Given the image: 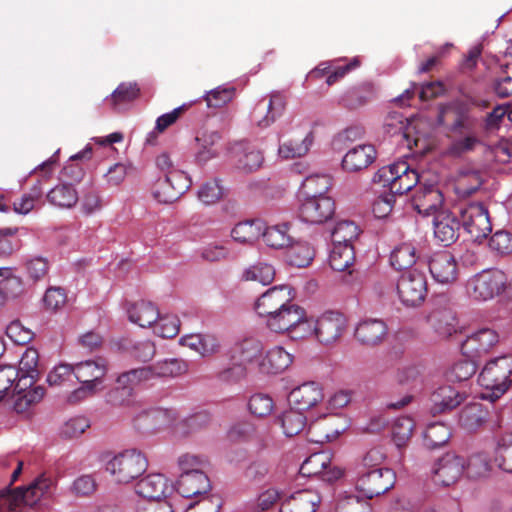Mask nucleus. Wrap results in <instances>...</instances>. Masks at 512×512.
<instances>
[{"mask_svg":"<svg viewBox=\"0 0 512 512\" xmlns=\"http://www.w3.org/2000/svg\"><path fill=\"white\" fill-rule=\"evenodd\" d=\"M512 356L505 355L486 363L479 375V383L488 392L484 398L494 401L501 397L510 385Z\"/></svg>","mask_w":512,"mask_h":512,"instance_id":"obj_1","label":"nucleus"},{"mask_svg":"<svg viewBox=\"0 0 512 512\" xmlns=\"http://www.w3.org/2000/svg\"><path fill=\"white\" fill-rule=\"evenodd\" d=\"M211 488L209 478L200 469L191 472L181 473L178 479V492L187 499L198 498L196 502L188 504V509H192L195 504L204 512H218L219 505L213 504V501L206 495Z\"/></svg>","mask_w":512,"mask_h":512,"instance_id":"obj_2","label":"nucleus"},{"mask_svg":"<svg viewBox=\"0 0 512 512\" xmlns=\"http://www.w3.org/2000/svg\"><path fill=\"white\" fill-rule=\"evenodd\" d=\"M396 292L403 306L407 308L420 307L428 294L425 274L415 269L402 273L396 283Z\"/></svg>","mask_w":512,"mask_h":512,"instance_id":"obj_3","label":"nucleus"},{"mask_svg":"<svg viewBox=\"0 0 512 512\" xmlns=\"http://www.w3.org/2000/svg\"><path fill=\"white\" fill-rule=\"evenodd\" d=\"M51 480L44 476L35 479L28 487H19L13 491H2L0 494V505L6 506L10 511H15L21 505L33 506L46 493Z\"/></svg>","mask_w":512,"mask_h":512,"instance_id":"obj_4","label":"nucleus"},{"mask_svg":"<svg viewBox=\"0 0 512 512\" xmlns=\"http://www.w3.org/2000/svg\"><path fill=\"white\" fill-rule=\"evenodd\" d=\"M460 218L464 230L473 241H481L492 230L487 208L482 203H469L460 208Z\"/></svg>","mask_w":512,"mask_h":512,"instance_id":"obj_5","label":"nucleus"},{"mask_svg":"<svg viewBox=\"0 0 512 512\" xmlns=\"http://www.w3.org/2000/svg\"><path fill=\"white\" fill-rule=\"evenodd\" d=\"M396 481L395 473L389 468H375L363 471L356 481V489L362 496L371 499L390 490Z\"/></svg>","mask_w":512,"mask_h":512,"instance_id":"obj_6","label":"nucleus"},{"mask_svg":"<svg viewBox=\"0 0 512 512\" xmlns=\"http://www.w3.org/2000/svg\"><path fill=\"white\" fill-rule=\"evenodd\" d=\"M334 213V200L327 195L304 197L298 208L300 220L311 225L326 223L333 217Z\"/></svg>","mask_w":512,"mask_h":512,"instance_id":"obj_7","label":"nucleus"},{"mask_svg":"<svg viewBox=\"0 0 512 512\" xmlns=\"http://www.w3.org/2000/svg\"><path fill=\"white\" fill-rule=\"evenodd\" d=\"M504 275L498 270H487L472 277L467 285L469 295L476 301H488L504 287Z\"/></svg>","mask_w":512,"mask_h":512,"instance_id":"obj_8","label":"nucleus"},{"mask_svg":"<svg viewBox=\"0 0 512 512\" xmlns=\"http://www.w3.org/2000/svg\"><path fill=\"white\" fill-rule=\"evenodd\" d=\"M347 330L346 317L337 311H326L316 318V341L331 346L341 340Z\"/></svg>","mask_w":512,"mask_h":512,"instance_id":"obj_9","label":"nucleus"},{"mask_svg":"<svg viewBox=\"0 0 512 512\" xmlns=\"http://www.w3.org/2000/svg\"><path fill=\"white\" fill-rule=\"evenodd\" d=\"M192 181L185 172H173L158 179L152 190L153 197L160 203H173L191 186Z\"/></svg>","mask_w":512,"mask_h":512,"instance_id":"obj_10","label":"nucleus"},{"mask_svg":"<svg viewBox=\"0 0 512 512\" xmlns=\"http://www.w3.org/2000/svg\"><path fill=\"white\" fill-rule=\"evenodd\" d=\"M130 488L139 500H160L174 491L173 483L159 473L141 476L130 484Z\"/></svg>","mask_w":512,"mask_h":512,"instance_id":"obj_11","label":"nucleus"},{"mask_svg":"<svg viewBox=\"0 0 512 512\" xmlns=\"http://www.w3.org/2000/svg\"><path fill=\"white\" fill-rule=\"evenodd\" d=\"M300 473L303 476H318L323 481L333 482L338 480L343 471L337 466L331 465V455L328 452H318L310 455L301 465Z\"/></svg>","mask_w":512,"mask_h":512,"instance_id":"obj_12","label":"nucleus"},{"mask_svg":"<svg viewBox=\"0 0 512 512\" xmlns=\"http://www.w3.org/2000/svg\"><path fill=\"white\" fill-rule=\"evenodd\" d=\"M230 155L237 169L244 173L258 170L264 160L262 151L256 145L247 141L232 144Z\"/></svg>","mask_w":512,"mask_h":512,"instance_id":"obj_13","label":"nucleus"},{"mask_svg":"<svg viewBox=\"0 0 512 512\" xmlns=\"http://www.w3.org/2000/svg\"><path fill=\"white\" fill-rule=\"evenodd\" d=\"M465 467V458L454 453H446L433 468L434 480L443 486H450L461 478Z\"/></svg>","mask_w":512,"mask_h":512,"instance_id":"obj_14","label":"nucleus"},{"mask_svg":"<svg viewBox=\"0 0 512 512\" xmlns=\"http://www.w3.org/2000/svg\"><path fill=\"white\" fill-rule=\"evenodd\" d=\"M292 301L291 288L286 285L274 286L263 293L256 301L255 309L259 316H270Z\"/></svg>","mask_w":512,"mask_h":512,"instance_id":"obj_15","label":"nucleus"},{"mask_svg":"<svg viewBox=\"0 0 512 512\" xmlns=\"http://www.w3.org/2000/svg\"><path fill=\"white\" fill-rule=\"evenodd\" d=\"M499 341L496 331L488 328L471 334L462 343L463 354L472 360L485 356Z\"/></svg>","mask_w":512,"mask_h":512,"instance_id":"obj_16","label":"nucleus"},{"mask_svg":"<svg viewBox=\"0 0 512 512\" xmlns=\"http://www.w3.org/2000/svg\"><path fill=\"white\" fill-rule=\"evenodd\" d=\"M429 271L440 284L454 283L459 274L455 257L447 251L434 253L429 260Z\"/></svg>","mask_w":512,"mask_h":512,"instance_id":"obj_17","label":"nucleus"},{"mask_svg":"<svg viewBox=\"0 0 512 512\" xmlns=\"http://www.w3.org/2000/svg\"><path fill=\"white\" fill-rule=\"evenodd\" d=\"M494 69L497 76L494 81V91L500 98L512 96V45L502 57H493Z\"/></svg>","mask_w":512,"mask_h":512,"instance_id":"obj_18","label":"nucleus"},{"mask_svg":"<svg viewBox=\"0 0 512 512\" xmlns=\"http://www.w3.org/2000/svg\"><path fill=\"white\" fill-rule=\"evenodd\" d=\"M76 379L95 392L97 385L101 384L102 378L107 373V365L104 359L86 360L73 365Z\"/></svg>","mask_w":512,"mask_h":512,"instance_id":"obj_19","label":"nucleus"},{"mask_svg":"<svg viewBox=\"0 0 512 512\" xmlns=\"http://www.w3.org/2000/svg\"><path fill=\"white\" fill-rule=\"evenodd\" d=\"M321 502L318 491L303 489L294 492L286 498L280 507V512H315Z\"/></svg>","mask_w":512,"mask_h":512,"instance_id":"obj_20","label":"nucleus"},{"mask_svg":"<svg viewBox=\"0 0 512 512\" xmlns=\"http://www.w3.org/2000/svg\"><path fill=\"white\" fill-rule=\"evenodd\" d=\"M286 105L287 100L285 95L281 92L273 91L269 95V103L266 107L265 114H263L261 106L257 105L253 112V119L258 127L267 128L284 113Z\"/></svg>","mask_w":512,"mask_h":512,"instance_id":"obj_21","label":"nucleus"},{"mask_svg":"<svg viewBox=\"0 0 512 512\" xmlns=\"http://www.w3.org/2000/svg\"><path fill=\"white\" fill-rule=\"evenodd\" d=\"M323 397L320 385L315 382H308L294 388L290 392L289 403L291 406L305 411L322 401Z\"/></svg>","mask_w":512,"mask_h":512,"instance_id":"obj_22","label":"nucleus"},{"mask_svg":"<svg viewBox=\"0 0 512 512\" xmlns=\"http://www.w3.org/2000/svg\"><path fill=\"white\" fill-rule=\"evenodd\" d=\"M293 361V356L282 346H274L261 355L258 369L265 374H279L285 371Z\"/></svg>","mask_w":512,"mask_h":512,"instance_id":"obj_23","label":"nucleus"},{"mask_svg":"<svg viewBox=\"0 0 512 512\" xmlns=\"http://www.w3.org/2000/svg\"><path fill=\"white\" fill-rule=\"evenodd\" d=\"M302 310L303 308L290 301L284 308L266 319V325L273 332L288 335L293 326L301 319Z\"/></svg>","mask_w":512,"mask_h":512,"instance_id":"obj_24","label":"nucleus"},{"mask_svg":"<svg viewBox=\"0 0 512 512\" xmlns=\"http://www.w3.org/2000/svg\"><path fill=\"white\" fill-rule=\"evenodd\" d=\"M376 159V150L370 144L357 145L344 155L342 167L347 172H358L369 167Z\"/></svg>","mask_w":512,"mask_h":512,"instance_id":"obj_25","label":"nucleus"},{"mask_svg":"<svg viewBox=\"0 0 512 512\" xmlns=\"http://www.w3.org/2000/svg\"><path fill=\"white\" fill-rule=\"evenodd\" d=\"M459 227L458 220L450 212L441 211L434 217V236L444 246H448L456 241Z\"/></svg>","mask_w":512,"mask_h":512,"instance_id":"obj_26","label":"nucleus"},{"mask_svg":"<svg viewBox=\"0 0 512 512\" xmlns=\"http://www.w3.org/2000/svg\"><path fill=\"white\" fill-rule=\"evenodd\" d=\"M314 143V133L306 130L302 135H294L280 143L278 155L283 159H294L305 156Z\"/></svg>","mask_w":512,"mask_h":512,"instance_id":"obj_27","label":"nucleus"},{"mask_svg":"<svg viewBox=\"0 0 512 512\" xmlns=\"http://www.w3.org/2000/svg\"><path fill=\"white\" fill-rule=\"evenodd\" d=\"M387 334V326L380 319H365L355 328L356 339L365 345L380 343Z\"/></svg>","mask_w":512,"mask_h":512,"instance_id":"obj_28","label":"nucleus"},{"mask_svg":"<svg viewBox=\"0 0 512 512\" xmlns=\"http://www.w3.org/2000/svg\"><path fill=\"white\" fill-rule=\"evenodd\" d=\"M221 136L217 131L204 130L195 137V159L198 163H206L217 157L216 148Z\"/></svg>","mask_w":512,"mask_h":512,"instance_id":"obj_29","label":"nucleus"},{"mask_svg":"<svg viewBox=\"0 0 512 512\" xmlns=\"http://www.w3.org/2000/svg\"><path fill=\"white\" fill-rule=\"evenodd\" d=\"M181 344L202 357L216 354L220 349L218 338L211 334H190L181 338Z\"/></svg>","mask_w":512,"mask_h":512,"instance_id":"obj_30","label":"nucleus"},{"mask_svg":"<svg viewBox=\"0 0 512 512\" xmlns=\"http://www.w3.org/2000/svg\"><path fill=\"white\" fill-rule=\"evenodd\" d=\"M26 382L22 383V389L17 387V383L15 384V390L17 391V395L13 400V410L17 414H26L29 412L30 408L41 401L44 396V388L42 386H36L30 390H27L30 387Z\"/></svg>","mask_w":512,"mask_h":512,"instance_id":"obj_31","label":"nucleus"},{"mask_svg":"<svg viewBox=\"0 0 512 512\" xmlns=\"http://www.w3.org/2000/svg\"><path fill=\"white\" fill-rule=\"evenodd\" d=\"M262 343L254 338H246L235 343L230 351L233 360L241 361L246 365L257 363L261 359Z\"/></svg>","mask_w":512,"mask_h":512,"instance_id":"obj_32","label":"nucleus"},{"mask_svg":"<svg viewBox=\"0 0 512 512\" xmlns=\"http://www.w3.org/2000/svg\"><path fill=\"white\" fill-rule=\"evenodd\" d=\"M310 429L319 434L314 439L315 442H331L347 429V421L339 415H332L323 422L312 425Z\"/></svg>","mask_w":512,"mask_h":512,"instance_id":"obj_33","label":"nucleus"},{"mask_svg":"<svg viewBox=\"0 0 512 512\" xmlns=\"http://www.w3.org/2000/svg\"><path fill=\"white\" fill-rule=\"evenodd\" d=\"M263 233V223L259 220H246L237 223L231 230V238L244 245L254 244Z\"/></svg>","mask_w":512,"mask_h":512,"instance_id":"obj_34","label":"nucleus"},{"mask_svg":"<svg viewBox=\"0 0 512 512\" xmlns=\"http://www.w3.org/2000/svg\"><path fill=\"white\" fill-rule=\"evenodd\" d=\"M158 318V309L149 301H135L130 306V322L141 328L151 327Z\"/></svg>","mask_w":512,"mask_h":512,"instance_id":"obj_35","label":"nucleus"},{"mask_svg":"<svg viewBox=\"0 0 512 512\" xmlns=\"http://www.w3.org/2000/svg\"><path fill=\"white\" fill-rule=\"evenodd\" d=\"M433 410L437 413L451 410L457 407L463 400L464 395L452 386H442L433 392L431 396Z\"/></svg>","mask_w":512,"mask_h":512,"instance_id":"obj_36","label":"nucleus"},{"mask_svg":"<svg viewBox=\"0 0 512 512\" xmlns=\"http://www.w3.org/2000/svg\"><path fill=\"white\" fill-rule=\"evenodd\" d=\"M47 201L60 209L72 208L79 200L78 192L71 184H58L46 195Z\"/></svg>","mask_w":512,"mask_h":512,"instance_id":"obj_37","label":"nucleus"},{"mask_svg":"<svg viewBox=\"0 0 512 512\" xmlns=\"http://www.w3.org/2000/svg\"><path fill=\"white\" fill-rule=\"evenodd\" d=\"M265 244L271 249L289 248L292 238L289 235V225L286 223L265 227L261 234Z\"/></svg>","mask_w":512,"mask_h":512,"instance_id":"obj_38","label":"nucleus"},{"mask_svg":"<svg viewBox=\"0 0 512 512\" xmlns=\"http://www.w3.org/2000/svg\"><path fill=\"white\" fill-rule=\"evenodd\" d=\"M442 203L443 196L440 190L433 185L417 191L414 197V205L419 212L430 213L436 211Z\"/></svg>","mask_w":512,"mask_h":512,"instance_id":"obj_39","label":"nucleus"},{"mask_svg":"<svg viewBox=\"0 0 512 512\" xmlns=\"http://www.w3.org/2000/svg\"><path fill=\"white\" fill-rule=\"evenodd\" d=\"M38 351L34 348H27L22 354L19 362V380L17 381V387L22 389V383L26 382L29 385L34 383V379L37 376V365H38Z\"/></svg>","mask_w":512,"mask_h":512,"instance_id":"obj_40","label":"nucleus"},{"mask_svg":"<svg viewBox=\"0 0 512 512\" xmlns=\"http://www.w3.org/2000/svg\"><path fill=\"white\" fill-rule=\"evenodd\" d=\"M488 412L481 403H469L460 413L459 422L467 430L479 428L487 419Z\"/></svg>","mask_w":512,"mask_h":512,"instance_id":"obj_41","label":"nucleus"},{"mask_svg":"<svg viewBox=\"0 0 512 512\" xmlns=\"http://www.w3.org/2000/svg\"><path fill=\"white\" fill-rule=\"evenodd\" d=\"M287 261L295 267H306L315 257V249L305 241L291 243L287 252Z\"/></svg>","mask_w":512,"mask_h":512,"instance_id":"obj_42","label":"nucleus"},{"mask_svg":"<svg viewBox=\"0 0 512 512\" xmlns=\"http://www.w3.org/2000/svg\"><path fill=\"white\" fill-rule=\"evenodd\" d=\"M280 423L284 434L287 437H292L304 430L307 425V418L303 411L291 406L290 409L283 412Z\"/></svg>","mask_w":512,"mask_h":512,"instance_id":"obj_43","label":"nucleus"},{"mask_svg":"<svg viewBox=\"0 0 512 512\" xmlns=\"http://www.w3.org/2000/svg\"><path fill=\"white\" fill-rule=\"evenodd\" d=\"M354 260L355 253L352 245L333 244L329 255V264L334 271L342 272L349 269Z\"/></svg>","mask_w":512,"mask_h":512,"instance_id":"obj_44","label":"nucleus"},{"mask_svg":"<svg viewBox=\"0 0 512 512\" xmlns=\"http://www.w3.org/2000/svg\"><path fill=\"white\" fill-rule=\"evenodd\" d=\"M416 260V247L410 242L396 246L390 254V263L398 270L411 267Z\"/></svg>","mask_w":512,"mask_h":512,"instance_id":"obj_45","label":"nucleus"},{"mask_svg":"<svg viewBox=\"0 0 512 512\" xmlns=\"http://www.w3.org/2000/svg\"><path fill=\"white\" fill-rule=\"evenodd\" d=\"M0 290L6 299H14L24 291L23 281L9 267L0 268Z\"/></svg>","mask_w":512,"mask_h":512,"instance_id":"obj_46","label":"nucleus"},{"mask_svg":"<svg viewBox=\"0 0 512 512\" xmlns=\"http://www.w3.org/2000/svg\"><path fill=\"white\" fill-rule=\"evenodd\" d=\"M438 123L441 125H449L456 130L465 126V111L459 103H451L442 106L438 114Z\"/></svg>","mask_w":512,"mask_h":512,"instance_id":"obj_47","label":"nucleus"},{"mask_svg":"<svg viewBox=\"0 0 512 512\" xmlns=\"http://www.w3.org/2000/svg\"><path fill=\"white\" fill-rule=\"evenodd\" d=\"M156 355V346L149 339L134 340L130 344V364L149 363Z\"/></svg>","mask_w":512,"mask_h":512,"instance_id":"obj_48","label":"nucleus"},{"mask_svg":"<svg viewBox=\"0 0 512 512\" xmlns=\"http://www.w3.org/2000/svg\"><path fill=\"white\" fill-rule=\"evenodd\" d=\"M281 498V492L276 488H267L247 503L249 512H266L271 510Z\"/></svg>","mask_w":512,"mask_h":512,"instance_id":"obj_49","label":"nucleus"},{"mask_svg":"<svg viewBox=\"0 0 512 512\" xmlns=\"http://www.w3.org/2000/svg\"><path fill=\"white\" fill-rule=\"evenodd\" d=\"M332 185L331 177L327 174H313L307 176L302 182V191L305 197H318L326 195Z\"/></svg>","mask_w":512,"mask_h":512,"instance_id":"obj_50","label":"nucleus"},{"mask_svg":"<svg viewBox=\"0 0 512 512\" xmlns=\"http://www.w3.org/2000/svg\"><path fill=\"white\" fill-rule=\"evenodd\" d=\"M243 279L269 285L275 278L274 267L266 262H257L244 270Z\"/></svg>","mask_w":512,"mask_h":512,"instance_id":"obj_51","label":"nucleus"},{"mask_svg":"<svg viewBox=\"0 0 512 512\" xmlns=\"http://www.w3.org/2000/svg\"><path fill=\"white\" fill-rule=\"evenodd\" d=\"M495 462L503 471L512 473V434L499 438L495 449Z\"/></svg>","mask_w":512,"mask_h":512,"instance_id":"obj_52","label":"nucleus"},{"mask_svg":"<svg viewBox=\"0 0 512 512\" xmlns=\"http://www.w3.org/2000/svg\"><path fill=\"white\" fill-rule=\"evenodd\" d=\"M429 321L440 337L447 338L456 332V320L451 312H435L431 315Z\"/></svg>","mask_w":512,"mask_h":512,"instance_id":"obj_53","label":"nucleus"},{"mask_svg":"<svg viewBox=\"0 0 512 512\" xmlns=\"http://www.w3.org/2000/svg\"><path fill=\"white\" fill-rule=\"evenodd\" d=\"M451 437L450 429L443 423H434L427 427L424 433V444L427 448L435 449L446 444Z\"/></svg>","mask_w":512,"mask_h":512,"instance_id":"obj_54","label":"nucleus"},{"mask_svg":"<svg viewBox=\"0 0 512 512\" xmlns=\"http://www.w3.org/2000/svg\"><path fill=\"white\" fill-rule=\"evenodd\" d=\"M128 400V372L121 373L116 379V385L106 395V402L111 407L125 406Z\"/></svg>","mask_w":512,"mask_h":512,"instance_id":"obj_55","label":"nucleus"},{"mask_svg":"<svg viewBox=\"0 0 512 512\" xmlns=\"http://www.w3.org/2000/svg\"><path fill=\"white\" fill-rule=\"evenodd\" d=\"M414 427L413 419L408 416L395 419L392 425V438L397 447H402L408 443L412 437Z\"/></svg>","mask_w":512,"mask_h":512,"instance_id":"obj_56","label":"nucleus"},{"mask_svg":"<svg viewBox=\"0 0 512 512\" xmlns=\"http://www.w3.org/2000/svg\"><path fill=\"white\" fill-rule=\"evenodd\" d=\"M408 169V164L405 161H398L391 165L380 168L374 176V182L381 184L382 186H389L390 191L392 185L396 182V176L404 173Z\"/></svg>","mask_w":512,"mask_h":512,"instance_id":"obj_57","label":"nucleus"},{"mask_svg":"<svg viewBox=\"0 0 512 512\" xmlns=\"http://www.w3.org/2000/svg\"><path fill=\"white\" fill-rule=\"evenodd\" d=\"M359 229L351 221H340L332 231V241L336 245H352V241L357 238Z\"/></svg>","mask_w":512,"mask_h":512,"instance_id":"obj_58","label":"nucleus"},{"mask_svg":"<svg viewBox=\"0 0 512 512\" xmlns=\"http://www.w3.org/2000/svg\"><path fill=\"white\" fill-rule=\"evenodd\" d=\"M155 378L177 377L187 371V364L179 359H165L153 364Z\"/></svg>","mask_w":512,"mask_h":512,"instance_id":"obj_59","label":"nucleus"},{"mask_svg":"<svg viewBox=\"0 0 512 512\" xmlns=\"http://www.w3.org/2000/svg\"><path fill=\"white\" fill-rule=\"evenodd\" d=\"M225 189L220 180L212 179L204 184L198 190V199L205 205H212L219 202L224 197Z\"/></svg>","mask_w":512,"mask_h":512,"instance_id":"obj_60","label":"nucleus"},{"mask_svg":"<svg viewBox=\"0 0 512 512\" xmlns=\"http://www.w3.org/2000/svg\"><path fill=\"white\" fill-rule=\"evenodd\" d=\"M288 336L294 340L306 338L316 340V319L308 318L303 309L301 319L293 326Z\"/></svg>","mask_w":512,"mask_h":512,"instance_id":"obj_61","label":"nucleus"},{"mask_svg":"<svg viewBox=\"0 0 512 512\" xmlns=\"http://www.w3.org/2000/svg\"><path fill=\"white\" fill-rule=\"evenodd\" d=\"M25 270L28 278L37 282L47 276L49 271V262L42 256H34L26 260Z\"/></svg>","mask_w":512,"mask_h":512,"instance_id":"obj_62","label":"nucleus"},{"mask_svg":"<svg viewBox=\"0 0 512 512\" xmlns=\"http://www.w3.org/2000/svg\"><path fill=\"white\" fill-rule=\"evenodd\" d=\"M489 248L499 255L510 254L512 252V234L504 230L495 232L489 240Z\"/></svg>","mask_w":512,"mask_h":512,"instance_id":"obj_63","label":"nucleus"},{"mask_svg":"<svg viewBox=\"0 0 512 512\" xmlns=\"http://www.w3.org/2000/svg\"><path fill=\"white\" fill-rule=\"evenodd\" d=\"M134 512H175L168 500H136L133 503Z\"/></svg>","mask_w":512,"mask_h":512,"instance_id":"obj_64","label":"nucleus"}]
</instances>
